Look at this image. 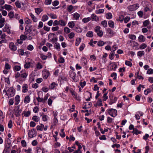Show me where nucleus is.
I'll return each instance as SVG.
<instances>
[{
  "label": "nucleus",
  "instance_id": "40",
  "mask_svg": "<svg viewBox=\"0 0 153 153\" xmlns=\"http://www.w3.org/2000/svg\"><path fill=\"white\" fill-rule=\"evenodd\" d=\"M101 23L104 27H107V23L106 20H104L102 21L101 22Z\"/></svg>",
  "mask_w": 153,
  "mask_h": 153
},
{
  "label": "nucleus",
  "instance_id": "42",
  "mask_svg": "<svg viewBox=\"0 0 153 153\" xmlns=\"http://www.w3.org/2000/svg\"><path fill=\"white\" fill-rule=\"evenodd\" d=\"M25 22L27 24H31L32 22V21L28 18H26L25 19Z\"/></svg>",
  "mask_w": 153,
  "mask_h": 153
},
{
  "label": "nucleus",
  "instance_id": "10",
  "mask_svg": "<svg viewBox=\"0 0 153 153\" xmlns=\"http://www.w3.org/2000/svg\"><path fill=\"white\" fill-rule=\"evenodd\" d=\"M20 100V96L17 95L15 97V104L16 105H18L19 103Z\"/></svg>",
  "mask_w": 153,
  "mask_h": 153
},
{
  "label": "nucleus",
  "instance_id": "59",
  "mask_svg": "<svg viewBox=\"0 0 153 153\" xmlns=\"http://www.w3.org/2000/svg\"><path fill=\"white\" fill-rule=\"evenodd\" d=\"M141 95L140 94L137 95L135 97V99L137 101H139L140 100V97Z\"/></svg>",
  "mask_w": 153,
  "mask_h": 153
},
{
  "label": "nucleus",
  "instance_id": "43",
  "mask_svg": "<svg viewBox=\"0 0 153 153\" xmlns=\"http://www.w3.org/2000/svg\"><path fill=\"white\" fill-rule=\"evenodd\" d=\"M125 64L127 65L129 67H131L132 66V65L131 62H130L129 61L126 60L125 62Z\"/></svg>",
  "mask_w": 153,
  "mask_h": 153
},
{
  "label": "nucleus",
  "instance_id": "41",
  "mask_svg": "<svg viewBox=\"0 0 153 153\" xmlns=\"http://www.w3.org/2000/svg\"><path fill=\"white\" fill-rule=\"evenodd\" d=\"M15 5L16 7L19 8H20L21 7V3H19V1H18L15 2Z\"/></svg>",
  "mask_w": 153,
  "mask_h": 153
},
{
  "label": "nucleus",
  "instance_id": "20",
  "mask_svg": "<svg viewBox=\"0 0 153 153\" xmlns=\"http://www.w3.org/2000/svg\"><path fill=\"white\" fill-rule=\"evenodd\" d=\"M105 16L107 19H110L112 18V15L111 13L109 12L106 14Z\"/></svg>",
  "mask_w": 153,
  "mask_h": 153
},
{
  "label": "nucleus",
  "instance_id": "50",
  "mask_svg": "<svg viewBox=\"0 0 153 153\" xmlns=\"http://www.w3.org/2000/svg\"><path fill=\"white\" fill-rule=\"evenodd\" d=\"M24 66L25 68L28 69L30 67V62L26 63Z\"/></svg>",
  "mask_w": 153,
  "mask_h": 153
},
{
  "label": "nucleus",
  "instance_id": "12",
  "mask_svg": "<svg viewBox=\"0 0 153 153\" xmlns=\"http://www.w3.org/2000/svg\"><path fill=\"white\" fill-rule=\"evenodd\" d=\"M58 84L55 82H53L49 86V88L50 89H53L55 87L57 86Z\"/></svg>",
  "mask_w": 153,
  "mask_h": 153
},
{
  "label": "nucleus",
  "instance_id": "47",
  "mask_svg": "<svg viewBox=\"0 0 153 153\" xmlns=\"http://www.w3.org/2000/svg\"><path fill=\"white\" fill-rule=\"evenodd\" d=\"M90 20L91 18L90 17L85 18L82 19V21L84 23H86L90 21Z\"/></svg>",
  "mask_w": 153,
  "mask_h": 153
},
{
  "label": "nucleus",
  "instance_id": "51",
  "mask_svg": "<svg viewBox=\"0 0 153 153\" xmlns=\"http://www.w3.org/2000/svg\"><path fill=\"white\" fill-rule=\"evenodd\" d=\"M59 4V2L58 0L54 1L52 2V5L53 6L55 7L58 5Z\"/></svg>",
  "mask_w": 153,
  "mask_h": 153
},
{
  "label": "nucleus",
  "instance_id": "31",
  "mask_svg": "<svg viewBox=\"0 0 153 153\" xmlns=\"http://www.w3.org/2000/svg\"><path fill=\"white\" fill-rule=\"evenodd\" d=\"M48 16L46 15H44L42 17L41 20L45 22L48 20Z\"/></svg>",
  "mask_w": 153,
  "mask_h": 153
},
{
  "label": "nucleus",
  "instance_id": "44",
  "mask_svg": "<svg viewBox=\"0 0 153 153\" xmlns=\"http://www.w3.org/2000/svg\"><path fill=\"white\" fill-rule=\"evenodd\" d=\"M107 94L108 93H106L104 94L102 97L103 101H106L108 99V97L107 95Z\"/></svg>",
  "mask_w": 153,
  "mask_h": 153
},
{
  "label": "nucleus",
  "instance_id": "22",
  "mask_svg": "<svg viewBox=\"0 0 153 153\" xmlns=\"http://www.w3.org/2000/svg\"><path fill=\"white\" fill-rule=\"evenodd\" d=\"M55 48L58 51H60V45L59 43L58 42H56L54 45Z\"/></svg>",
  "mask_w": 153,
  "mask_h": 153
},
{
  "label": "nucleus",
  "instance_id": "28",
  "mask_svg": "<svg viewBox=\"0 0 153 153\" xmlns=\"http://www.w3.org/2000/svg\"><path fill=\"white\" fill-rule=\"evenodd\" d=\"M73 15L74 18L76 20H77L80 17V15L77 13H75Z\"/></svg>",
  "mask_w": 153,
  "mask_h": 153
},
{
  "label": "nucleus",
  "instance_id": "27",
  "mask_svg": "<svg viewBox=\"0 0 153 153\" xmlns=\"http://www.w3.org/2000/svg\"><path fill=\"white\" fill-rule=\"evenodd\" d=\"M93 32L92 31H88L86 34L87 36L89 37H92L93 36Z\"/></svg>",
  "mask_w": 153,
  "mask_h": 153
},
{
  "label": "nucleus",
  "instance_id": "33",
  "mask_svg": "<svg viewBox=\"0 0 153 153\" xmlns=\"http://www.w3.org/2000/svg\"><path fill=\"white\" fill-rule=\"evenodd\" d=\"M139 74V72H137V73H136L135 75V76H136L137 78L139 79H142L143 80L144 79V78L141 75H138Z\"/></svg>",
  "mask_w": 153,
  "mask_h": 153
},
{
  "label": "nucleus",
  "instance_id": "35",
  "mask_svg": "<svg viewBox=\"0 0 153 153\" xmlns=\"http://www.w3.org/2000/svg\"><path fill=\"white\" fill-rule=\"evenodd\" d=\"M145 52L144 51H139L137 52V56L140 57H141L144 54Z\"/></svg>",
  "mask_w": 153,
  "mask_h": 153
},
{
  "label": "nucleus",
  "instance_id": "62",
  "mask_svg": "<svg viewBox=\"0 0 153 153\" xmlns=\"http://www.w3.org/2000/svg\"><path fill=\"white\" fill-rule=\"evenodd\" d=\"M73 9V7L72 5H70L67 7V10L68 12H71Z\"/></svg>",
  "mask_w": 153,
  "mask_h": 153
},
{
  "label": "nucleus",
  "instance_id": "45",
  "mask_svg": "<svg viewBox=\"0 0 153 153\" xmlns=\"http://www.w3.org/2000/svg\"><path fill=\"white\" fill-rule=\"evenodd\" d=\"M58 120L56 117H54L53 119V126H56V124L58 123Z\"/></svg>",
  "mask_w": 153,
  "mask_h": 153
},
{
  "label": "nucleus",
  "instance_id": "6",
  "mask_svg": "<svg viewBox=\"0 0 153 153\" xmlns=\"http://www.w3.org/2000/svg\"><path fill=\"white\" fill-rule=\"evenodd\" d=\"M109 98L110 101L109 102V104L110 105L115 103L117 99V97H114L113 96H109Z\"/></svg>",
  "mask_w": 153,
  "mask_h": 153
},
{
  "label": "nucleus",
  "instance_id": "4",
  "mask_svg": "<svg viewBox=\"0 0 153 153\" xmlns=\"http://www.w3.org/2000/svg\"><path fill=\"white\" fill-rule=\"evenodd\" d=\"M28 131V135L30 138H32L36 136L37 131L34 128H32Z\"/></svg>",
  "mask_w": 153,
  "mask_h": 153
},
{
  "label": "nucleus",
  "instance_id": "15",
  "mask_svg": "<svg viewBox=\"0 0 153 153\" xmlns=\"http://www.w3.org/2000/svg\"><path fill=\"white\" fill-rule=\"evenodd\" d=\"M14 110L15 112V115L16 117H17L20 115V114L22 111V110L16 109H14Z\"/></svg>",
  "mask_w": 153,
  "mask_h": 153
},
{
  "label": "nucleus",
  "instance_id": "18",
  "mask_svg": "<svg viewBox=\"0 0 153 153\" xmlns=\"http://www.w3.org/2000/svg\"><path fill=\"white\" fill-rule=\"evenodd\" d=\"M49 42H52L53 43L57 41L58 38L56 37V36H53V38H52L51 39H49Z\"/></svg>",
  "mask_w": 153,
  "mask_h": 153
},
{
  "label": "nucleus",
  "instance_id": "7",
  "mask_svg": "<svg viewBox=\"0 0 153 153\" xmlns=\"http://www.w3.org/2000/svg\"><path fill=\"white\" fill-rule=\"evenodd\" d=\"M42 75L44 79H46L50 74L48 71H42Z\"/></svg>",
  "mask_w": 153,
  "mask_h": 153
},
{
  "label": "nucleus",
  "instance_id": "9",
  "mask_svg": "<svg viewBox=\"0 0 153 153\" xmlns=\"http://www.w3.org/2000/svg\"><path fill=\"white\" fill-rule=\"evenodd\" d=\"M21 73V75L20 78L19 79L21 81H24V79H25L26 78L28 74L26 73H22V71H21L20 72Z\"/></svg>",
  "mask_w": 153,
  "mask_h": 153
},
{
  "label": "nucleus",
  "instance_id": "38",
  "mask_svg": "<svg viewBox=\"0 0 153 153\" xmlns=\"http://www.w3.org/2000/svg\"><path fill=\"white\" fill-rule=\"evenodd\" d=\"M59 25L62 26H65L66 24V22L62 20H60L59 21Z\"/></svg>",
  "mask_w": 153,
  "mask_h": 153
},
{
  "label": "nucleus",
  "instance_id": "57",
  "mask_svg": "<svg viewBox=\"0 0 153 153\" xmlns=\"http://www.w3.org/2000/svg\"><path fill=\"white\" fill-rule=\"evenodd\" d=\"M11 66L8 63H6L5 64V68L7 70H9L11 68Z\"/></svg>",
  "mask_w": 153,
  "mask_h": 153
},
{
  "label": "nucleus",
  "instance_id": "19",
  "mask_svg": "<svg viewBox=\"0 0 153 153\" xmlns=\"http://www.w3.org/2000/svg\"><path fill=\"white\" fill-rule=\"evenodd\" d=\"M30 98L29 96H26L25 98L24 102L25 103H28L30 102Z\"/></svg>",
  "mask_w": 153,
  "mask_h": 153
},
{
  "label": "nucleus",
  "instance_id": "23",
  "mask_svg": "<svg viewBox=\"0 0 153 153\" xmlns=\"http://www.w3.org/2000/svg\"><path fill=\"white\" fill-rule=\"evenodd\" d=\"M30 15L31 17V18L33 21L34 22H36L37 21V19L36 18L34 15L31 13H30Z\"/></svg>",
  "mask_w": 153,
  "mask_h": 153
},
{
  "label": "nucleus",
  "instance_id": "30",
  "mask_svg": "<svg viewBox=\"0 0 153 153\" xmlns=\"http://www.w3.org/2000/svg\"><path fill=\"white\" fill-rule=\"evenodd\" d=\"M4 7L6 10H11L12 8V7L10 5L5 4Z\"/></svg>",
  "mask_w": 153,
  "mask_h": 153
},
{
  "label": "nucleus",
  "instance_id": "39",
  "mask_svg": "<svg viewBox=\"0 0 153 153\" xmlns=\"http://www.w3.org/2000/svg\"><path fill=\"white\" fill-rule=\"evenodd\" d=\"M92 18L95 21H97L99 20V18L94 14H92L91 15Z\"/></svg>",
  "mask_w": 153,
  "mask_h": 153
},
{
  "label": "nucleus",
  "instance_id": "11",
  "mask_svg": "<svg viewBox=\"0 0 153 153\" xmlns=\"http://www.w3.org/2000/svg\"><path fill=\"white\" fill-rule=\"evenodd\" d=\"M28 91L27 85L26 84H24L22 86V92L25 93Z\"/></svg>",
  "mask_w": 153,
  "mask_h": 153
},
{
  "label": "nucleus",
  "instance_id": "34",
  "mask_svg": "<svg viewBox=\"0 0 153 153\" xmlns=\"http://www.w3.org/2000/svg\"><path fill=\"white\" fill-rule=\"evenodd\" d=\"M97 103V105H98V106L99 107L102 106V100L100 98L98 99Z\"/></svg>",
  "mask_w": 153,
  "mask_h": 153
},
{
  "label": "nucleus",
  "instance_id": "17",
  "mask_svg": "<svg viewBox=\"0 0 153 153\" xmlns=\"http://www.w3.org/2000/svg\"><path fill=\"white\" fill-rule=\"evenodd\" d=\"M21 67L19 65H15L13 67V70L14 72L18 71L21 69Z\"/></svg>",
  "mask_w": 153,
  "mask_h": 153
},
{
  "label": "nucleus",
  "instance_id": "14",
  "mask_svg": "<svg viewBox=\"0 0 153 153\" xmlns=\"http://www.w3.org/2000/svg\"><path fill=\"white\" fill-rule=\"evenodd\" d=\"M41 116L42 117V119L43 121L46 122L48 120V119L49 118V117L47 115L44 114V113H42Z\"/></svg>",
  "mask_w": 153,
  "mask_h": 153
},
{
  "label": "nucleus",
  "instance_id": "29",
  "mask_svg": "<svg viewBox=\"0 0 153 153\" xmlns=\"http://www.w3.org/2000/svg\"><path fill=\"white\" fill-rule=\"evenodd\" d=\"M68 26L71 28H72L74 27L75 26V23L74 21L69 22L68 23Z\"/></svg>",
  "mask_w": 153,
  "mask_h": 153
},
{
  "label": "nucleus",
  "instance_id": "36",
  "mask_svg": "<svg viewBox=\"0 0 153 153\" xmlns=\"http://www.w3.org/2000/svg\"><path fill=\"white\" fill-rule=\"evenodd\" d=\"M105 43L102 41H99L97 42V45L98 46L101 47L103 46Z\"/></svg>",
  "mask_w": 153,
  "mask_h": 153
},
{
  "label": "nucleus",
  "instance_id": "53",
  "mask_svg": "<svg viewBox=\"0 0 153 153\" xmlns=\"http://www.w3.org/2000/svg\"><path fill=\"white\" fill-rule=\"evenodd\" d=\"M20 38L22 40H25L27 38V36L25 35H21L20 36Z\"/></svg>",
  "mask_w": 153,
  "mask_h": 153
},
{
  "label": "nucleus",
  "instance_id": "13",
  "mask_svg": "<svg viewBox=\"0 0 153 153\" xmlns=\"http://www.w3.org/2000/svg\"><path fill=\"white\" fill-rule=\"evenodd\" d=\"M30 111H23L22 115H24V116H23V117L25 116L26 117H28L30 116Z\"/></svg>",
  "mask_w": 153,
  "mask_h": 153
},
{
  "label": "nucleus",
  "instance_id": "2",
  "mask_svg": "<svg viewBox=\"0 0 153 153\" xmlns=\"http://www.w3.org/2000/svg\"><path fill=\"white\" fill-rule=\"evenodd\" d=\"M107 113L111 116L114 117L117 115V110L114 108H111L107 109L105 111V113Z\"/></svg>",
  "mask_w": 153,
  "mask_h": 153
},
{
  "label": "nucleus",
  "instance_id": "1",
  "mask_svg": "<svg viewBox=\"0 0 153 153\" xmlns=\"http://www.w3.org/2000/svg\"><path fill=\"white\" fill-rule=\"evenodd\" d=\"M15 94V89L12 86L10 87L7 90V92L5 95H6L8 97H11L13 96Z\"/></svg>",
  "mask_w": 153,
  "mask_h": 153
},
{
  "label": "nucleus",
  "instance_id": "60",
  "mask_svg": "<svg viewBox=\"0 0 153 153\" xmlns=\"http://www.w3.org/2000/svg\"><path fill=\"white\" fill-rule=\"evenodd\" d=\"M85 45L84 43L82 44L80 46L79 49L80 51H82L85 48Z\"/></svg>",
  "mask_w": 153,
  "mask_h": 153
},
{
  "label": "nucleus",
  "instance_id": "3",
  "mask_svg": "<svg viewBox=\"0 0 153 153\" xmlns=\"http://www.w3.org/2000/svg\"><path fill=\"white\" fill-rule=\"evenodd\" d=\"M69 75L70 77L75 82H78L79 80L78 76H76V73L71 71L69 72Z\"/></svg>",
  "mask_w": 153,
  "mask_h": 153
},
{
  "label": "nucleus",
  "instance_id": "58",
  "mask_svg": "<svg viewBox=\"0 0 153 153\" xmlns=\"http://www.w3.org/2000/svg\"><path fill=\"white\" fill-rule=\"evenodd\" d=\"M21 143L23 147H25L27 146L26 142L25 140L21 141Z\"/></svg>",
  "mask_w": 153,
  "mask_h": 153
},
{
  "label": "nucleus",
  "instance_id": "56",
  "mask_svg": "<svg viewBox=\"0 0 153 153\" xmlns=\"http://www.w3.org/2000/svg\"><path fill=\"white\" fill-rule=\"evenodd\" d=\"M74 97L75 98L76 100L78 101H80V99L79 97L77 95V93H76V94H74Z\"/></svg>",
  "mask_w": 153,
  "mask_h": 153
},
{
  "label": "nucleus",
  "instance_id": "26",
  "mask_svg": "<svg viewBox=\"0 0 153 153\" xmlns=\"http://www.w3.org/2000/svg\"><path fill=\"white\" fill-rule=\"evenodd\" d=\"M150 23V21L149 19L146 20L143 22V25L144 27H146Z\"/></svg>",
  "mask_w": 153,
  "mask_h": 153
},
{
  "label": "nucleus",
  "instance_id": "61",
  "mask_svg": "<svg viewBox=\"0 0 153 153\" xmlns=\"http://www.w3.org/2000/svg\"><path fill=\"white\" fill-rule=\"evenodd\" d=\"M43 67L40 62H38L36 64V68H37L40 69L42 68Z\"/></svg>",
  "mask_w": 153,
  "mask_h": 153
},
{
  "label": "nucleus",
  "instance_id": "37",
  "mask_svg": "<svg viewBox=\"0 0 153 153\" xmlns=\"http://www.w3.org/2000/svg\"><path fill=\"white\" fill-rule=\"evenodd\" d=\"M48 15L52 19H56L57 17L56 15L53 13H51Z\"/></svg>",
  "mask_w": 153,
  "mask_h": 153
},
{
  "label": "nucleus",
  "instance_id": "64",
  "mask_svg": "<svg viewBox=\"0 0 153 153\" xmlns=\"http://www.w3.org/2000/svg\"><path fill=\"white\" fill-rule=\"evenodd\" d=\"M12 121L11 120H10L8 123V127L10 128H11L13 126Z\"/></svg>",
  "mask_w": 153,
  "mask_h": 153
},
{
  "label": "nucleus",
  "instance_id": "63",
  "mask_svg": "<svg viewBox=\"0 0 153 153\" xmlns=\"http://www.w3.org/2000/svg\"><path fill=\"white\" fill-rule=\"evenodd\" d=\"M86 82L85 81H84L83 82H79V85L82 88H83L86 85Z\"/></svg>",
  "mask_w": 153,
  "mask_h": 153
},
{
  "label": "nucleus",
  "instance_id": "48",
  "mask_svg": "<svg viewBox=\"0 0 153 153\" xmlns=\"http://www.w3.org/2000/svg\"><path fill=\"white\" fill-rule=\"evenodd\" d=\"M129 38L131 39L135 40L136 39V36L134 34L129 35Z\"/></svg>",
  "mask_w": 153,
  "mask_h": 153
},
{
  "label": "nucleus",
  "instance_id": "16",
  "mask_svg": "<svg viewBox=\"0 0 153 153\" xmlns=\"http://www.w3.org/2000/svg\"><path fill=\"white\" fill-rule=\"evenodd\" d=\"M138 40L140 42H144L146 40V38L143 35H141L138 37Z\"/></svg>",
  "mask_w": 153,
  "mask_h": 153
},
{
  "label": "nucleus",
  "instance_id": "49",
  "mask_svg": "<svg viewBox=\"0 0 153 153\" xmlns=\"http://www.w3.org/2000/svg\"><path fill=\"white\" fill-rule=\"evenodd\" d=\"M113 119L110 117H108L107 118V122L108 123H112Z\"/></svg>",
  "mask_w": 153,
  "mask_h": 153
},
{
  "label": "nucleus",
  "instance_id": "54",
  "mask_svg": "<svg viewBox=\"0 0 153 153\" xmlns=\"http://www.w3.org/2000/svg\"><path fill=\"white\" fill-rule=\"evenodd\" d=\"M130 19V18L129 17L127 16L124 19V22L125 23H127Z\"/></svg>",
  "mask_w": 153,
  "mask_h": 153
},
{
  "label": "nucleus",
  "instance_id": "46",
  "mask_svg": "<svg viewBox=\"0 0 153 153\" xmlns=\"http://www.w3.org/2000/svg\"><path fill=\"white\" fill-rule=\"evenodd\" d=\"M96 33H97V36L100 37H101L103 36V32L102 30H100L97 32H96Z\"/></svg>",
  "mask_w": 153,
  "mask_h": 153
},
{
  "label": "nucleus",
  "instance_id": "55",
  "mask_svg": "<svg viewBox=\"0 0 153 153\" xmlns=\"http://www.w3.org/2000/svg\"><path fill=\"white\" fill-rule=\"evenodd\" d=\"M28 27V25H27L25 27V29L26 32H27V33H30L32 30H30V27Z\"/></svg>",
  "mask_w": 153,
  "mask_h": 153
},
{
  "label": "nucleus",
  "instance_id": "32",
  "mask_svg": "<svg viewBox=\"0 0 153 153\" xmlns=\"http://www.w3.org/2000/svg\"><path fill=\"white\" fill-rule=\"evenodd\" d=\"M81 39L80 38H77L76 40L75 45L76 46H77L79 45L81 42Z\"/></svg>",
  "mask_w": 153,
  "mask_h": 153
},
{
  "label": "nucleus",
  "instance_id": "5",
  "mask_svg": "<svg viewBox=\"0 0 153 153\" xmlns=\"http://www.w3.org/2000/svg\"><path fill=\"white\" fill-rule=\"evenodd\" d=\"M139 7V4H138L131 5L128 7V9L131 11L136 10Z\"/></svg>",
  "mask_w": 153,
  "mask_h": 153
},
{
  "label": "nucleus",
  "instance_id": "25",
  "mask_svg": "<svg viewBox=\"0 0 153 153\" xmlns=\"http://www.w3.org/2000/svg\"><path fill=\"white\" fill-rule=\"evenodd\" d=\"M35 10L36 13L38 15H39L43 11L42 9L40 8H35Z\"/></svg>",
  "mask_w": 153,
  "mask_h": 153
},
{
  "label": "nucleus",
  "instance_id": "52",
  "mask_svg": "<svg viewBox=\"0 0 153 153\" xmlns=\"http://www.w3.org/2000/svg\"><path fill=\"white\" fill-rule=\"evenodd\" d=\"M104 10L103 9H100L98 10H96V14L101 13H104Z\"/></svg>",
  "mask_w": 153,
  "mask_h": 153
},
{
  "label": "nucleus",
  "instance_id": "24",
  "mask_svg": "<svg viewBox=\"0 0 153 153\" xmlns=\"http://www.w3.org/2000/svg\"><path fill=\"white\" fill-rule=\"evenodd\" d=\"M32 120L36 122H38L40 120L39 117L37 116H33Z\"/></svg>",
  "mask_w": 153,
  "mask_h": 153
},
{
  "label": "nucleus",
  "instance_id": "21",
  "mask_svg": "<svg viewBox=\"0 0 153 153\" xmlns=\"http://www.w3.org/2000/svg\"><path fill=\"white\" fill-rule=\"evenodd\" d=\"M108 25L109 27L111 28H114V22L112 20H109L108 22Z\"/></svg>",
  "mask_w": 153,
  "mask_h": 153
},
{
  "label": "nucleus",
  "instance_id": "8",
  "mask_svg": "<svg viewBox=\"0 0 153 153\" xmlns=\"http://www.w3.org/2000/svg\"><path fill=\"white\" fill-rule=\"evenodd\" d=\"M9 47L11 50L13 51H16L17 49L16 46L14 45V43L12 42L10 43Z\"/></svg>",
  "mask_w": 153,
  "mask_h": 153
}]
</instances>
